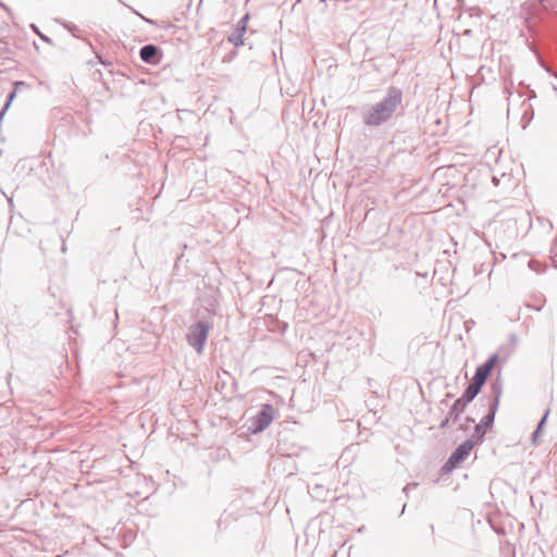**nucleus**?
<instances>
[{
	"label": "nucleus",
	"instance_id": "obj_1",
	"mask_svg": "<svg viewBox=\"0 0 557 557\" xmlns=\"http://www.w3.org/2000/svg\"><path fill=\"white\" fill-rule=\"evenodd\" d=\"M403 90L389 86L385 96L376 103L371 104L362 113V122L368 127H379L388 122L403 103Z\"/></svg>",
	"mask_w": 557,
	"mask_h": 557
},
{
	"label": "nucleus",
	"instance_id": "obj_2",
	"mask_svg": "<svg viewBox=\"0 0 557 557\" xmlns=\"http://www.w3.org/2000/svg\"><path fill=\"white\" fill-rule=\"evenodd\" d=\"M503 387L504 384L499 370L497 376L492 381L490 385L491 398L488 399V410L486 414L482 417L480 422L474 426V431L469 438L475 445L483 443L487 430L491 429L495 422V416L499 407L500 397L503 395Z\"/></svg>",
	"mask_w": 557,
	"mask_h": 557
},
{
	"label": "nucleus",
	"instance_id": "obj_3",
	"mask_svg": "<svg viewBox=\"0 0 557 557\" xmlns=\"http://www.w3.org/2000/svg\"><path fill=\"white\" fill-rule=\"evenodd\" d=\"M211 330V324L205 320L191 323L186 333V342L198 354H202Z\"/></svg>",
	"mask_w": 557,
	"mask_h": 557
},
{
	"label": "nucleus",
	"instance_id": "obj_4",
	"mask_svg": "<svg viewBox=\"0 0 557 557\" xmlns=\"http://www.w3.org/2000/svg\"><path fill=\"white\" fill-rule=\"evenodd\" d=\"M475 444L469 438L463 441L450 453L442 467V472L446 474L459 467L468 458Z\"/></svg>",
	"mask_w": 557,
	"mask_h": 557
},
{
	"label": "nucleus",
	"instance_id": "obj_5",
	"mask_svg": "<svg viewBox=\"0 0 557 557\" xmlns=\"http://www.w3.org/2000/svg\"><path fill=\"white\" fill-rule=\"evenodd\" d=\"M274 407L271 404L261 405L258 413L251 418L248 431L251 434L263 432L274 420Z\"/></svg>",
	"mask_w": 557,
	"mask_h": 557
},
{
	"label": "nucleus",
	"instance_id": "obj_6",
	"mask_svg": "<svg viewBox=\"0 0 557 557\" xmlns=\"http://www.w3.org/2000/svg\"><path fill=\"white\" fill-rule=\"evenodd\" d=\"M498 360V352L491 355L483 363L476 367L472 381L483 387Z\"/></svg>",
	"mask_w": 557,
	"mask_h": 557
},
{
	"label": "nucleus",
	"instance_id": "obj_7",
	"mask_svg": "<svg viewBox=\"0 0 557 557\" xmlns=\"http://www.w3.org/2000/svg\"><path fill=\"white\" fill-rule=\"evenodd\" d=\"M139 57L143 62L150 65H157L161 62L163 52L159 46L153 44H147L140 48Z\"/></svg>",
	"mask_w": 557,
	"mask_h": 557
},
{
	"label": "nucleus",
	"instance_id": "obj_8",
	"mask_svg": "<svg viewBox=\"0 0 557 557\" xmlns=\"http://www.w3.org/2000/svg\"><path fill=\"white\" fill-rule=\"evenodd\" d=\"M482 388L481 385L471 380V383L466 387L458 399L468 405L481 393Z\"/></svg>",
	"mask_w": 557,
	"mask_h": 557
},
{
	"label": "nucleus",
	"instance_id": "obj_9",
	"mask_svg": "<svg viewBox=\"0 0 557 557\" xmlns=\"http://www.w3.org/2000/svg\"><path fill=\"white\" fill-rule=\"evenodd\" d=\"M268 327L271 332L285 333L288 324L286 322L280 321L277 318L273 315H269L267 319Z\"/></svg>",
	"mask_w": 557,
	"mask_h": 557
},
{
	"label": "nucleus",
	"instance_id": "obj_10",
	"mask_svg": "<svg viewBox=\"0 0 557 557\" xmlns=\"http://www.w3.org/2000/svg\"><path fill=\"white\" fill-rule=\"evenodd\" d=\"M466 407L467 405L457 398L448 410V419H453L454 422H457L459 416L466 410Z\"/></svg>",
	"mask_w": 557,
	"mask_h": 557
},
{
	"label": "nucleus",
	"instance_id": "obj_11",
	"mask_svg": "<svg viewBox=\"0 0 557 557\" xmlns=\"http://www.w3.org/2000/svg\"><path fill=\"white\" fill-rule=\"evenodd\" d=\"M244 34L245 33H242L237 29H235L234 33H232L230 36H228V41L232 42L235 47H240L244 45Z\"/></svg>",
	"mask_w": 557,
	"mask_h": 557
},
{
	"label": "nucleus",
	"instance_id": "obj_12",
	"mask_svg": "<svg viewBox=\"0 0 557 557\" xmlns=\"http://www.w3.org/2000/svg\"><path fill=\"white\" fill-rule=\"evenodd\" d=\"M13 53V50L8 40L0 37V58H8Z\"/></svg>",
	"mask_w": 557,
	"mask_h": 557
},
{
	"label": "nucleus",
	"instance_id": "obj_13",
	"mask_svg": "<svg viewBox=\"0 0 557 557\" xmlns=\"http://www.w3.org/2000/svg\"><path fill=\"white\" fill-rule=\"evenodd\" d=\"M29 28L33 30L34 34H36L44 42L53 45V40L40 32L39 27L36 24H30Z\"/></svg>",
	"mask_w": 557,
	"mask_h": 557
},
{
	"label": "nucleus",
	"instance_id": "obj_14",
	"mask_svg": "<svg viewBox=\"0 0 557 557\" xmlns=\"http://www.w3.org/2000/svg\"><path fill=\"white\" fill-rule=\"evenodd\" d=\"M250 20V14L249 13H246L244 16H242V18L237 22L236 24V28L237 30L242 32V33H246L247 30V27H248V22Z\"/></svg>",
	"mask_w": 557,
	"mask_h": 557
},
{
	"label": "nucleus",
	"instance_id": "obj_15",
	"mask_svg": "<svg viewBox=\"0 0 557 557\" xmlns=\"http://www.w3.org/2000/svg\"><path fill=\"white\" fill-rule=\"evenodd\" d=\"M534 111L531 106L523 112L522 121L524 122L522 125V128H527V126L530 124V122L533 120Z\"/></svg>",
	"mask_w": 557,
	"mask_h": 557
},
{
	"label": "nucleus",
	"instance_id": "obj_16",
	"mask_svg": "<svg viewBox=\"0 0 557 557\" xmlns=\"http://www.w3.org/2000/svg\"><path fill=\"white\" fill-rule=\"evenodd\" d=\"M16 94H17V91L13 89L12 91H10V92L7 95V100H5V103H4L3 108L1 109V112H4V113H5V112L8 111V109L10 108V106H11V103H12V101H13V100H14V98L16 97Z\"/></svg>",
	"mask_w": 557,
	"mask_h": 557
},
{
	"label": "nucleus",
	"instance_id": "obj_17",
	"mask_svg": "<svg viewBox=\"0 0 557 557\" xmlns=\"http://www.w3.org/2000/svg\"><path fill=\"white\" fill-rule=\"evenodd\" d=\"M129 10H131L134 14L138 15V16H139L144 22H146L147 24H150V25H157V22H156V21H153V20H151V18H149V17L144 16L141 13H139V12H138L137 10H135L134 8L129 7Z\"/></svg>",
	"mask_w": 557,
	"mask_h": 557
},
{
	"label": "nucleus",
	"instance_id": "obj_18",
	"mask_svg": "<svg viewBox=\"0 0 557 557\" xmlns=\"http://www.w3.org/2000/svg\"><path fill=\"white\" fill-rule=\"evenodd\" d=\"M549 408H547L544 412V414L542 416V418L540 419V421L537 422V425H536V429H540L543 431V428L545 426L546 424V421H547V418H548V414H549Z\"/></svg>",
	"mask_w": 557,
	"mask_h": 557
},
{
	"label": "nucleus",
	"instance_id": "obj_19",
	"mask_svg": "<svg viewBox=\"0 0 557 557\" xmlns=\"http://www.w3.org/2000/svg\"><path fill=\"white\" fill-rule=\"evenodd\" d=\"M541 434H542V430L535 428V430L532 432V435H531L533 444H536V441L541 436Z\"/></svg>",
	"mask_w": 557,
	"mask_h": 557
},
{
	"label": "nucleus",
	"instance_id": "obj_20",
	"mask_svg": "<svg viewBox=\"0 0 557 557\" xmlns=\"http://www.w3.org/2000/svg\"><path fill=\"white\" fill-rule=\"evenodd\" d=\"M418 486L417 483H408L404 488H403V492L406 494V496H408V493L410 490H413Z\"/></svg>",
	"mask_w": 557,
	"mask_h": 557
},
{
	"label": "nucleus",
	"instance_id": "obj_21",
	"mask_svg": "<svg viewBox=\"0 0 557 557\" xmlns=\"http://www.w3.org/2000/svg\"><path fill=\"white\" fill-rule=\"evenodd\" d=\"M451 419H448V414L441 421L440 423V428L441 429H445L448 426V423Z\"/></svg>",
	"mask_w": 557,
	"mask_h": 557
},
{
	"label": "nucleus",
	"instance_id": "obj_22",
	"mask_svg": "<svg viewBox=\"0 0 557 557\" xmlns=\"http://www.w3.org/2000/svg\"><path fill=\"white\" fill-rule=\"evenodd\" d=\"M13 86H14L13 89L17 91L18 87L26 86V83L23 81H16V82H14Z\"/></svg>",
	"mask_w": 557,
	"mask_h": 557
},
{
	"label": "nucleus",
	"instance_id": "obj_23",
	"mask_svg": "<svg viewBox=\"0 0 557 557\" xmlns=\"http://www.w3.org/2000/svg\"><path fill=\"white\" fill-rule=\"evenodd\" d=\"M474 324V321L473 320H467L465 321V327L467 330V332H469L470 327Z\"/></svg>",
	"mask_w": 557,
	"mask_h": 557
},
{
	"label": "nucleus",
	"instance_id": "obj_24",
	"mask_svg": "<svg viewBox=\"0 0 557 557\" xmlns=\"http://www.w3.org/2000/svg\"><path fill=\"white\" fill-rule=\"evenodd\" d=\"M533 263H534L533 261H530V262H529V267H530L532 270H534V271H535V272H537V273L543 272V270H540V269H537V268H534V267H533Z\"/></svg>",
	"mask_w": 557,
	"mask_h": 557
},
{
	"label": "nucleus",
	"instance_id": "obj_25",
	"mask_svg": "<svg viewBox=\"0 0 557 557\" xmlns=\"http://www.w3.org/2000/svg\"><path fill=\"white\" fill-rule=\"evenodd\" d=\"M453 397H454V395H453V394H450V393H448V394L446 395V399L442 400V401H441V404H445V405H446V404H447V399L453 398Z\"/></svg>",
	"mask_w": 557,
	"mask_h": 557
},
{
	"label": "nucleus",
	"instance_id": "obj_26",
	"mask_svg": "<svg viewBox=\"0 0 557 557\" xmlns=\"http://www.w3.org/2000/svg\"><path fill=\"white\" fill-rule=\"evenodd\" d=\"M509 338L513 345L517 343V336L515 334H510Z\"/></svg>",
	"mask_w": 557,
	"mask_h": 557
},
{
	"label": "nucleus",
	"instance_id": "obj_27",
	"mask_svg": "<svg viewBox=\"0 0 557 557\" xmlns=\"http://www.w3.org/2000/svg\"><path fill=\"white\" fill-rule=\"evenodd\" d=\"M11 17H12V10L5 4V8H2Z\"/></svg>",
	"mask_w": 557,
	"mask_h": 557
},
{
	"label": "nucleus",
	"instance_id": "obj_28",
	"mask_svg": "<svg viewBox=\"0 0 557 557\" xmlns=\"http://www.w3.org/2000/svg\"><path fill=\"white\" fill-rule=\"evenodd\" d=\"M417 275H420V276H422V277H424V278H426V277H428V273L420 274L419 272H417Z\"/></svg>",
	"mask_w": 557,
	"mask_h": 557
},
{
	"label": "nucleus",
	"instance_id": "obj_29",
	"mask_svg": "<svg viewBox=\"0 0 557 557\" xmlns=\"http://www.w3.org/2000/svg\"><path fill=\"white\" fill-rule=\"evenodd\" d=\"M0 8H5V3L0 0Z\"/></svg>",
	"mask_w": 557,
	"mask_h": 557
},
{
	"label": "nucleus",
	"instance_id": "obj_30",
	"mask_svg": "<svg viewBox=\"0 0 557 557\" xmlns=\"http://www.w3.org/2000/svg\"><path fill=\"white\" fill-rule=\"evenodd\" d=\"M493 182L495 185H497L499 181L496 177H493Z\"/></svg>",
	"mask_w": 557,
	"mask_h": 557
},
{
	"label": "nucleus",
	"instance_id": "obj_31",
	"mask_svg": "<svg viewBox=\"0 0 557 557\" xmlns=\"http://www.w3.org/2000/svg\"><path fill=\"white\" fill-rule=\"evenodd\" d=\"M467 420H468L469 422H474V419H473V418H470V417H468V418H467Z\"/></svg>",
	"mask_w": 557,
	"mask_h": 557
},
{
	"label": "nucleus",
	"instance_id": "obj_32",
	"mask_svg": "<svg viewBox=\"0 0 557 557\" xmlns=\"http://www.w3.org/2000/svg\"><path fill=\"white\" fill-rule=\"evenodd\" d=\"M552 75L557 78V73H552Z\"/></svg>",
	"mask_w": 557,
	"mask_h": 557
},
{
	"label": "nucleus",
	"instance_id": "obj_33",
	"mask_svg": "<svg viewBox=\"0 0 557 557\" xmlns=\"http://www.w3.org/2000/svg\"><path fill=\"white\" fill-rule=\"evenodd\" d=\"M554 268L557 269V263L556 262L554 263Z\"/></svg>",
	"mask_w": 557,
	"mask_h": 557
},
{
	"label": "nucleus",
	"instance_id": "obj_34",
	"mask_svg": "<svg viewBox=\"0 0 557 557\" xmlns=\"http://www.w3.org/2000/svg\"><path fill=\"white\" fill-rule=\"evenodd\" d=\"M539 2H544L545 0H537Z\"/></svg>",
	"mask_w": 557,
	"mask_h": 557
},
{
	"label": "nucleus",
	"instance_id": "obj_35",
	"mask_svg": "<svg viewBox=\"0 0 557 557\" xmlns=\"http://www.w3.org/2000/svg\"><path fill=\"white\" fill-rule=\"evenodd\" d=\"M120 2H122L121 0H119Z\"/></svg>",
	"mask_w": 557,
	"mask_h": 557
},
{
	"label": "nucleus",
	"instance_id": "obj_36",
	"mask_svg": "<svg viewBox=\"0 0 557 557\" xmlns=\"http://www.w3.org/2000/svg\"><path fill=\"white\" fill-rule=\"evenodd\" d=\"M120 2H122L121 0H119Z\"/></svg>",
	"mask_w": 557,
	"mask_h": 557
}]
</instances>
